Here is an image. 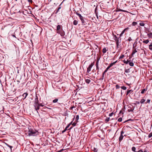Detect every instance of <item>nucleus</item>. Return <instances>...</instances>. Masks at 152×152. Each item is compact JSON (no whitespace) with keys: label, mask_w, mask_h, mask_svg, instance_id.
Wrapping results in <instances>:
<instances>
[{"label":"nucleus","mask_w":152,"mask_h":152,"mask_svg":"<svg viewBox=\"0 0 152 152\" xmlns=\"http://www.w3.org/2000/svg\"><path fill=\"white\" fill-rule=\"evenodd\" d=\"M104 74H105V73H104V72H103L102 73V79H103V78H104Z\"/></svg>","instance_id":"obj_43"},{"label":"nucleus","mask_w":152,"mask_h":152,"mask_svg":"<svg viewBox=\"0 0 152 152\" xmlns=\"http://www.w3.org/2000/svg\"><path fill=\"white\" fill-rule=\"evenodd\" d=\"M118 11H121L122 12H124V10H118Z\"/></svg>","instance_id":"obj_62"},{"label":"nucleus","mask_w":152,"mask_h":152,"mask_svg":"<svg viewBox=\"0 0 152 152\" xmlns=\"http://www.w3.org/2000/svg\"><path fill=\"white\" fill-rule=\"evenodd\" d=\"M58 100V99H55L53 100V103H56V102H57Z\"/></svg>","instance_id":"obj_28"},{"label":"nucleus","mask_w":152,"mask_h":152,"mask_svg":"<svg viewBox=\"0 0 152 152\" xmlns=\"http://www.w3.org/2000/svg\"><path fill=\"white\" fill-rule=\"evenodd\" d=\"M122 120V118H120L118 119V121L119 122H121Z\"/></svg>","instance_id":"obj_33"},{"label":"nucleus","mask_w":152,"mask_h":152,"mask_svg":"<svg viewBox=\"0 0 152 152\" xmlns=\"http://www.w3.org/2000/svg\"><path fill=\"white\" fill-rule=\"evenodd\" d=\"M118 61H116L115 62H114L113 63V64H115L117 62H118Z\"/></svg>","instance_id":"obj_57"},{"label":"nucleus","mask_w":152,"mask_h":152,"mask_svg":"<svg viewBox=\"0 0 152 152\" xmlns=\"http://www.w3.org/2000/svg\"><path fill=\"white\" fill-rule=\"evenodd\" d=\"M123 137H121V136H120L119 138V144H120L121 142V140H123Z\"/></svg>","instance_id":"obj_13"},{"label":"nucleus","mask_w":152,"mask_h":152,"mask_svg":"<svg viewBox=\"0 0 152 152\" xmlns=\"http://www.w3.org/2000/svg\"><path fill=\"white\" fill-rule=\"evenodd\" d=\"M129 64L130 66H134V63L132 62H130L129 63Z\"/></svg>","instance_id":"obj_29"},{"label":"nucleus","mask_w":152,"mask_h":152,"mask_svg":"<svg viewBox=\"0 0 152 152\" xmlns=\"http://www.w3.org/2000/svg\"><path fill=\"white\" fill-rule=\"evenodd\" d=\"M73 122V121H71L69 124H70V125L71 124H72V123Z\"/></svg>","instance_id":"obj_64"},{"label":"nucleus","mask_w":152,"mask_h":152,"mask_svg":"<svg viewBox=\"0 0 152 152\" xmlns=\"http://www.w3.org/2000/svg\"><path fill=\"white\" fill-rule=\"evenodd\" d=\"M79 119V115H76V118H75V120L76 121H77V120Z\"/></svg>","instance_id":"obj_32"},{"label":"nucleus","mask_w":152,"mask_h":152,"mask_svg":"<svg viewBox=\"0 0 152 152\" xmlns=\"http://www.w3.org/2000/svg\"><path fill=\"white\" fill-rule=\"evenodd\" d=\"M132 150L133 151H134V152H136L135 151H136V148L135 147H132Z\"/></svg>","instance_id":"obj_26"},{"label":"nucleus","mask_w":152,"mask_h":152,"mask_svg":"<svg viewBox=\"0 0 152 152\" xmlns=\"http://www.w3.org/2000/svg\"><path fill=\"white\" fill-rule=\"evenodd\" d=\"M133 91V90H128L127 91V92L126 95H127L129 93H132Z\"/></svg>","instance_id":"obj_12"},{"label":"nucleus","mask_w":152,"mask_h":152,"mask_svg":"<svg viewBox=\"0 0 152 152\" xmlns=\"http://www.w3.org/2000/svg\"><path fill=\"white\" fill-rule=\"evenodd\" d=\"M139 24L140 26H144L145 25V24L143 23H140Z\"/></svg>","instance_id":"obj_34"},{"label":"nucleus","mask_w":152,"mask_h":152,"mask_svg":"<svg viewBox=\"0 0 152 152\" xmlns=\"http://www.w3.org/2000/svg\"><path fill=\"white\" fill-rule=\"evenodd\" d=\"M148 137L150 138L152 137V132L151 133L149 134L148 135Z\"/></svg>","instance_id":"obj_39"},{"label":"nucleus","mask_w":152,"mask_h":152,"mask_svg":"<svg viewBox=\"0 0 152 152\" xmlns=\"http://www.w3.org/2000/svg\"><path fill=\"white\" fill-rule=\"evenodd\" d=\"M93 151H94L95 152H96L97 151V150L96 148H94L92 150Z\"/></svg>","instance_id":"obj_37"},{"label":"nucleus","mask_w":152,"mask_h":152,"mask_svg":"<svg viewBox=\"0 0 152 152\" xmlns=\"http://www.w3.org/2000/svg\"><path fill=\"white\" fill-rule=\"evenodd\" d=\"M124 12H129L126 10H124Z\"/></svg>","instance_id":"obj_59"},{"label":"nucleus","mask_w":152,"mask_h":152,"mask_svg":"<svg viewBox=\"0 0 152 152\" xmlns=\"http://www.w3.org/2000/svg\"><path fill=\"white\" fill-rule=\"evenodd\" d=\"M126 53L125 54H127V55H126V56H128V54H127V53H128V52H129V50H126Z\"/></svg>","instance_id":"obj_53"},{"label":"nucleus","mask_w":152,"mask_h":152,"mask_svg":"<svg viewBox=\"0 0 152 152\" xmlns=\"http://www.w3.org/2000/svg\"><path fill=\"white\" fill-rule=\"evenodd\" d=\"M94 64V62L89 65V66L87 68V71L86 72L87 73H89L90 72L91 70V68Z\"/></svg>","instance_id":"obj_3"},{"label":"nucleus","mask_w":152,"mask_h":152,"mask_svg":"<svg viewBox=\"0 0 152 152\" xmlns=\"http://www.w3.org/2000/svg\"><path fill=\"white\" fill-rule=\"evenodd\" d=\"M7 145L10 148H11L12 147V146H10V145Z\"/></svg>","instance_id":"obj_58"},{"label":"nucleus","mask_w":152,"mask_h":152,"mask_svg":"<svg viewBox=\"0 0 152 152\" xmlns=\"http://www.w3.org/2000/svg\"><path fill=\"white\" fill-rule=\"evenodd\" d=\"M61 28V25H58L57 26L56 28V30L57 31H60L59 30Z\"/></svg>","instance_id":"obj_15"},{"label":"nucleus","mask_w":152,"mask_h":152,"mask_svg":"<svg viewBox=\"0 0 152 152\" xmlns=\"http://www.w3.org/2000/svg\"><path fill=\"white\" fill-rule=\"evenodd\" d=\"M145 100L144 99H142L140 101V103L141 104L145 102Z\"/></svg>","instance_id":"obj_19"},{"label":"nucleus","mask_w":152,"mask_h":152,"mask_svg":"<svg viewBox=\"0 0 152 152\" xmlns=\"http://www.w3.org/2000/svg\"><path fill=\"white\" fill-rule=\"evenodd\" d=\"M76 14L79 17L80 19L82 18H83V17L82 16L81 14H80L79 13H78L77 12H76Z\"/></svg>","instance_id":"obj_10"},{"label":"nucleus","mask_w":152,"mask_h":152,"mask_svg":"<svg viewBox=\"0 0 152 152\" xmlns=\"http://www.w3.org/2000/svg\"><path fill=\"white\" fill-rule=\"evenodd\" d=\"M115 38H114L115 40L116 41L117 43L118 42V37H117L116 35L115 36Z\"/></svg>","instance_id":"obj_27"},{"label":"nucleus","mask_w":152,"mask_h":152,"mask_svg":"<svg viewBox=\"0 0 152 152\" xmlns=\"http://www.w3.org/2000/svg\"><path fill=\"white\" fill-rule=\"evenodd\" d=\"M125 39H126V40H128L129 41H131L132 39H131V38L130 37H129L128 38H126V37H125Z\"/></svg>","instance_id":"obj_16"},{"label":"nucleus","mask_w":152,"mask_h":152,"mask_svg":"<svg viewBox=\"0 0 152 152\" xmlns=\"http://www.w3.org/2000/svg\"><path fill=\"white\" fill-rule=\"evenodd\" d=\"M110 119V118H106L105 119V121L106 122V123H107L108 121H109Z\"/></svg>","instance_id":"obj_22"},{"label":"nucleus","mask_w":152,"mask_h":152,"mask_svg":"<svg viewBox=\"0 0 152 152\" xmlns=\"http://www.w3.org/2000/svg\"><path fill=\"white\" fill-rule=\"evenodd\" d=\"M38 105H39V106H41L42 107H43L44 106V105H43L42 104H39L38 103V104H37Z\"/></svg>","instance_id":"obj_41"},{"label":"nucleus","mask_w":152,"mask_h":152,"mask_svg":"<svg viewBox=\"0 0 152 152\" xmlns=\"http://www.w3.org/2000/svg\"><path fill=\"white\" fill-rule=\"evenodd\" d=\"M78 21L76 20H75L73 22V24L74 25H76L77 24Z\"/></svg>","instance_id":"obj_11"},{"label":"nucleus","mask_w":152,"mask_h":152,"mask_svg":"<svg viewBox=\"0 0 152 152\" xmlns=\"http://www.w3.org/2000/svg\"><path fill=\"white\" fill-rule=\"evenodd\" d=\"M107 70H108L106 69L103 72L105 73L107 71Z\"/></svg>","instance_id":"obj_55"},{"label":"nucleus","mask_w":152,"mask_h":152,"mask_svg":"<svg viewBox=\"0 0 152 152\" xmlns=\"http://www.w3.org/2000/svg\"><path fill=\"white\" fill-rule=\"evenodd\" d=\"M77 122H74L72 124V125L74 126H76V125L77 124Z\"/></svg>","instance_id":"obj_38"},{"label":"nucleus","mask_w":152,"mask_h":152,"mask_svg":"<svg viewBox=\"0 0 152 152\" xmlns=\"http://www.w3.org/2000/svg\"><path fill=\"white\" fill-rule=\"evenodd\" d=\"M124 133V131L123 130H122L121 131V135H120V136H121V137H124V136H123V134Z\"/></svg>","instance_id":"obj_31"},{"label":"nucleus","mask_w":152,"mask_h":152,"mask_svg":"<svg viewBox=\"0 0 152 152\" xmlns=\"http://www.w3.org/2000/svg\"><path fill=\"white\" fill-rule=\"evenodd\" d=\"M133 110H134V109H132V108H131L130 109H129L128 110L129 112H131V111L132 112L133 111Z\"/></svg>","instance_id":"obj_35"},{"label":"nucleus","mask_w":152,"mask_h":152,"mask_svg":"<svg viewBox=\"0 0 152 152\" xmlns=\"http://www.w3.org/2000/svg\"><path fill=\"white\" fill-rule=\"evenodd\" d=\"M129 71V70L126 69V70H125V72H128V71Z\"/></svg>","instance_id":"obj_61"},{"label":"nucleus","mask_w":152,"mask_h":152,"mask_svg":"<svg viewBox=\"0 0 152 152\" xmlns=\"http://www.w3.org/2000/svg\"><path fill=\"white\" fill-rule=\"evenodd\" d=\"M82 22L83 25L84 26H86L87 25L86 21V20L85 18H82L80 19Z\"/></svg>","instance_id":"obj_4"},{"label":"nucleus","mask_w":152,"mask_h":152,"mask_svg":"<svg viewBox=\"0 0 152 152\" xmlns=\"http://www.w3.org/2000/svg\"><path fill=\"white\" fill-rule=\"evenodd\" d=\"M137 24V23L135 22H133L132 23V25L133 26H135Z\"/></svg>","instance_id":"obj_30"},{"label":"nucleus","mask_w":152,"mask_h":152,"mask_svg":"<svg viewBox=\"0 0 152 152\" xmlns=\"http://www.w3.org/2000/svg\"><path fill=\"white\" fill-rule=\"evenodd\" d=\"M129 29V28L128 27H127L125 29H124V33L125 31H127V30H128Z\"/></svg>","instance_id":"obj_42"},{"label":"nucleus","mask_w":152,"mask_h":152,"mask_svg":"<svg viewBox=\"0 0 152 152\" xmlns=\"http://www.w3.org/2000/svg\"><path fill=\"white\" fill-rule=\"evenodd\" d=\"M148 35L149 37H152V33H150L148 34Z\"/></svg>","instance_id":"obj_25"},{"label":"nucleus","mask_w":152,"mask_h":152,"mask_svg":"<svg viewBox=\"0 0 152 152\" xmlns=\"http://www.w3.org/2000/svg\"><path fill=\"white\" fill-rule=\"evenodd\" d=\"M123 34H124V30H123V31H122V32H121V33L120 34V36H119V37L120 36H121V35H122Z\"/></svg>","instance_id":"obj_51"},{"label":"nucleus","mask_w":152,"mask_h":152,"mask_svg":"<svg viewBox=\"0 0 152 152\" xmlns=\"http://www.w3.org/2000/svg\"><path fill=\"white\" fill-rule=\"evenodd\" d=\"M124 58V54H122L121 55L119 58V60L118 61V64L120 65L121 64L123 65H124V61L122 60V59Z\"/></svg>","instance_id":"obj_2"},{"label":"nucleus","mask_w":152,"mask_h":152,"mask_svg":"<svg viewBox=\"0 0 152 152\" xmlns=\"http://www.w3.org/2000/svg\"><path fill=\"white\" fill-rule=\"evenodd\" d=\"M131 120V119H129V120H126V121H124V123L126 122H128V121H129Z\"/></svg>","instance_id":"obj_48"},{"label":"nucleus","mask_w":152,"mask_h":152,"mask_svg":"<svg viewBox=\"0 0 152 152\" xmlns=\"http://www.w3.org/2000/svg\"><path fill=\"white\" fill-rule=\"evenodd\" d=\"M148 89V88L147 86L145 88L143 89L141 91V93L142 94H143L145 92L147 91Z\"/></svg>","instance_id":"obj_8"},{"label":"nucleus","mask_w":152,"mask_h":152,"mask_svg":"<svg viewBox=\"0 0 152 152\" xmlns=\"http://www.w3.org/2000/svg\"><path fill=\"white\" fill-rule=\"evenodd\" d=\"M126 87L125 86H124V90H126Z\"/></svg>","instance_id":"obj_63"},{"label":"nucleus","mask_w":152,"mask_h":152,"mask_svg":"<svg viewBox=\"0 0 152 152\" xmlns=\"http://www.w3.org/2000/svg\"><path fill=\"white\" fill-rule=\"evenodd\" d=\"M116 89H118L120 88V86L118 85H117L116 86Z\"/></svg>","instance_id":"obj_44"},{"label":"nucleus","mask_w":152,"mask_h":152,"mask_svg":"<svg viewBox=\"0 0 152 152\" xmlns=\"http://www.w3.org/2000/svg\"><path fill=\"white\" fill-rule=\"evenodd\" d=\"M113 113H110L109 115V116H111L113 115Z\"/></svg>","instance_id":"obj_46"},{"label":"nucleus","mask_w":152,"mask_h":152,"mask_svg":"<svg viewBox=\"0 0 152 152\" xmlns=\"http://www.w3.org/2000/svg\"><path fill=\"white\" fill-rule=\"evenodd\" d=\"M34 107H35V110H36L37 111V113H38V110H39V105H38L37 104L34 105Z\"/></svg>","instance_id":"obj_6"},{"label":"nucleus","mask_w":152,"mask_h":152,"mask_svg":"<svg viewBox=\"0 0 152 152\" xmlns=\"http://www.w3.org/2000/svg\"><path fill=\"white\" fill-rule=\"evenodd\" d=\"M150 101H151V100L150 99H148L147 100V101L145 102V104H147V103H149L150 102Z\"/></svg>","instance_id":"obj_36"},{"label":"nucleus","mask_w":152,"mask_h":152,"mask_svg":"<svg viewBox=\"0 0 152 152\" xmlns=\"http://www.w3.org/2000/svg\"><path fill=\"white\" fill-rule=\"evenodd\" d=\"M96 66V69L97 70H99V65Z\"/></svg>","instance_id":"obj_50"},{"label":"nucleus","mask_w":152,"mask_h":152,"mask_svg":"<svg viewBox=\"0 0 152 152\" xmlns=\"http://www.w3.org/2000/svg\"><path fill=\"white\" fill-rule=\"evenodd\" d=\"M57 33L59 34L62 37H64L65 35L64 32L62 30L59 31L57 32Z\"/></svg>","instance_id":"obj_5"},{"label":"nucleus","mask_w":152,"mask_h":152,"mask_svg":"<svg viewBox=\"0 0 152 152\" xmlns=\"http://www.w3.org/2000/svg\"><path fill=\"white\" fill-rule=\"evenodd\" d=\"M149 49L151 50H152V42L151 43L150 45L149 46Z\"/></svg>","instance_id":"obj_17"},{"label":"nucleus","mask_w":152,"mask_h":152,"mask_svg":"<svg viewBox=\"0 0 152 152\" xmlns=\"http://www.w3.org/2000/svg\"><path fill=\"white\" fill-rule=\"evenodd\" d=\"M143 152V151H142V150H140L138 151H137L136 152Z\"/></svg>","instance_id":"obj_49"},{"label":"nucleus","mask_w":152,"mask_h":152,"mask_svg":"<svg viewBox=\"0 0 152 152\" xmlns=\"http://www.w3.org/2000/svg\"><path fill=\"white\" fill-rule=\"evenodd\" d=\"M28 135L30 136H35L38 135V132L36 130L32 129L31 127L28 128Z\"/></svg>","instance_id":"obj_1"},{"label":"nucleus","mask_w":152,"mask_h":152,"mask_svg":"<svg viewBox=\"0 0 152 152\" xmlns=\"http://www.w3.org/2000/svg\"><path fill=\"white\" fill-rule=\"evenodd\" d=\"M129 62L128 61H125L124 60V63H126V64H128V63H129Z\"/></svg>","instance_id":"obj_40"},{"label":"nucleus","mask_w":152,"mask_h":152,"mask_svg":"<svg viewBox=\"0 0 152 152\" xmlns=\"http://www.w3.org/2000/svg\"><path fill=\"white\" fill-rule=\"evenodd\" d=\"M66 130L67 129H66L65 128L64 130L62 131V133H63L64 132H65Z\"/></svg>","instance_id":"obj_52"},{"label":"nucleus","mask_w":152,"mask_h":152,"mask_svg":"<svg viewBox=\"0 0 152 152\" xmlns=\"http://www.w3.org/2000/svg\"><path fill=\"white\" fill-rule=\"evenodd\" d=\"M74 107V106L71 107L70 109H72Z\"/></svg>","instance_id":"obj_60"},{"label":"nucleus","mask_w":152,"mask_h":152,"mask_svg":"<svg viewBox=\"0 0 152 152\" xmlns=\"http://www.w3.org/2000/svg\"><path fill=\"white\" fill-rule=\"evenodd\" d=\"M107 51V50L106 48H104L102 50V52L104 53H105Z\"/></svg>","instance_id":"obj_24"},{"label":"nucleus","mask_w":152,"mask_h":152,"mask_svg":"<svg viewBox=\"0 0 152 152\" xmlns=\"http://www.w3.org/2000/svg\"><path fill=\"white\" fill-rule=\"evenodd\" d=\"M137 52V51L136 50V49H135L134 50H133L132 52V55H133L134 54V53Z\"/></svg>","instance_id":"obj_23"},{"label":"nucleus","mask_w":152,"mask_h":152,"mask_svg":"<svg viewBox=\"0 0 152 152\" xmlns=\"http://www.w3.org/2000/svg\"><path fill=\"white\" fill-rule=\"evenodd\" d=\"M85 81L86 83H89L91 82V80L90 79H86Z\"/></svg>","instance_id":"obj_20"},{"label":"nucleus","mask_w":152,"mask_h":152,"mask_svg":"<svg viewBox=\"0 0 152 152\" xmlns=\"http://www.w3.org/2000/svg\"><path fill=\"white\" fill-rule=\"evenodd\" d=\"M28 95V93H24L22 95V96L24 97V98H23V99H24L26 98Z\"/></svg>","instance_id":"obj_9"},{"label":"nucleus","mask_w":152,"mask_h":152,"mask_svg":"<svg viewBox=\"0 0 152 152\" xmlns=\"http://www.w3.org/2000/svg\"><path fill=\"white\" fill-rule=\"evenodd\" d=\"M114 65V64H113V63H112L111 64H110V65H109V66L111 67V66H112L113 65Z\"/></svg>","instance_id":"obj_47"},{"label":"nucleus","mask_w":152,"mask_h":152,"mask_svg":"<svg viewBox=\"0 0 152 152\" xmlns=\"http://www.w3.org/2000/svg\"><path fill=\"white\" fill-rule=\"evenodd\" d=\"M110 67L109 66L106 68L108 70V69L110 68Z\"/></svg>","instance_id":"obj_56"},{"label":"nucleus","mask_w":152,"mask_h":152,"mask_svg":"<svg viewBox=\"0 0 152 152\" xmlns=\"http://www.w3.org/2000/svg\"><path fill=\"white\" fill-rule=\"evenodd\" d=\"M35 102H34V104L36 105V104H38L39 100H38V97H37V95H36V97L35 99Z\"/></svg>","instance_id":"obj_7"},{"label":"nucleus","mask_w":152,"mask_h":152,"mask_svg":"<svg viewBox=\"0 0 152 152\" xmlns=\"http://www.w3.org/2000/svg\"><path fill=\"white\" fill-rule=\"evenodd\" d=\"M61 4L58 7V8L56 11V13H57L59 11V10L61 8V7H60V6L61 5Z\"/></svg>","instance_id":"obj_18"},{"label":"nucleus","mask_w":152,"mask_h":152,"mask_svg":"<svg viewBox=\"0 0 152 152\" xmlns=\"http://www.w3.org/2000/svg\"><path fill=\"white\" fill-rule=\"evenodd\" d=\"M70 125V124H69L65 128L67 130V129L69 127Z\"/></svg>","instance_id":"obj_45"},{"label":"nucleus","mask_w":152,"mask_h":152,"mask_svg":"<svg viewBox=\"0 0 152 152\" xmlns=\"http://www.w3.org/2000/svg\"><path fill=\"white\" fill-rule=\"evenodd\" d=\"M100 58L98 57L96 59V66L99 65V60Z\"/></svg>","instance_id":"obj_14"},{"label":"nucleus","mask_w":152,"mask_h":152,"mask_svg":"<svg viewBox=\"0 0 152 152\" xmlns=\"http://www.w3.org/2000/svg\"><path fill=\"white\" fill-rule=\"evenodd\" d=\"M149 42V41L148 39L146 40H144L143 41V42L145 43V44L148 43Z\"/></svg>","instance_id":"obj_21"},{"label":"nucleus","mask_w":152,"mask_h":152,"mask_svg":"<svg viewBox=\"0 0 152 152\" xmlns=\"http://www.w3.org/2000/svg\"><path fill=\"white\" fill-rule=\"evenodd\" d=\"M29 2H31V3H32V0H27Z\"/></svg>","instance_id":"obj_54"}]
</instances>
